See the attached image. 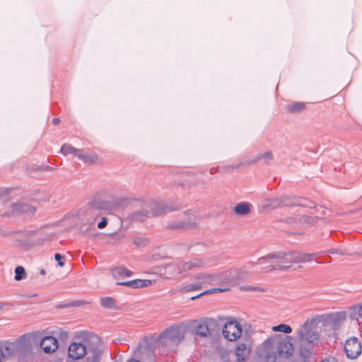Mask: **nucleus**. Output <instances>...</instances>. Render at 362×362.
Masks as SVG:
<instances>
[{
    "label": "nucleus",
    "mask_w": 362,
    "mask_h": 362,
    "mask_svg": "<svg viewBox=\"0 0 362 362\" xmlns=\"http://www.w3.org/2000/svg\"><path fill=\"white\" fill-rule=\"evenodd\" d=\"M287 338L291 339V337ZM262 351L267 362H276L279 358H289L294 352V346L288 339L277 340L276 337L267 338L262 344Z\"/></svg>",
    "instance_id": "f257e3e1"
},
{
    "label": "nucleus",
    "mask_w": 362,
    "mask_h": 362,
    "mask_svg": "<svg viewBox=\"0 0 362 362\" xmlns=\"http://www.w3.org/2000/svg\"><path fill=\"white\" fill-rule=\"evenodd\" d=\"M320 324L317 315L308 318L296 330V338L302 345L313 346L320 339V334L317 330Z\"/></svg>",
    "instance_id": "f03ea898"
},
{
    "label": "nucleus",
    "mask_w": 362,
    "mask_h": 362,
    "mask_svg": "<svg viewBox=\"0 0 362 362\" xmlns=\"http://www.w3.org/2000/svg\"><path fill=\"white\" fill-rule=\"evenodd\" d=\"M293 255H294L293 252L269 254L259 262L262 264L269 262L271 263L267 267H262L266 272L274 269L288 270L292 268L293 264H295V262L291 259Z\"/></svg>",
    "instance_id": "7ed1b4c3"
},
{
    "label": "nucleus",
    "mask_w": 362,
    "mask_h": 362,
    "mask_svg": "<svg viewBox=\"0 0 362 362\" xmlns=\"http://www.w3.org/2000/svg\"><path fill=\"white\" fill-rule=\"evenodd\" d=\"M185 330L180 326L173 325L166 328L157 339L158 344L175 349L185 339Z\"/></svg>",
    "instance_id": "20e7f679"
},
{
    "label": "nucleus",
    "mask_w": 362,
    "mask_h": 362,
    "mask_svg": "<svg viewBox=\"0 0 362 362\" xmlns=\"http://www.w3.org/2000/svg\"><path fill=\"white\" fill-rule=\"evenodd\" d=\"M85 344L73 342L69 345L68 354L73 359H79L85 356L87 350H95L100 344V339L96 335H90L84 340Z\"/></svg>",
    "instance_id": "39448f33"
},
{
    "label": "nucleus",
    "mask_w": 362,
    "mask_h": 362,
    "mask_svg": "<svg viewBox=\"0 0 362 362\" xmlns=\"http://www.w3.org/2000/svg\"><path fill=\"white\" fill-rule=\"evenodd\" d=\"M140 205L141 208V210L134 212L132 215V218L134 220L139 221H144L145 218L148 217L150 209L151 210L152 214L155 216L161 215L166 211L163 205L155 202H151L150 204L140 203Z\"/></svg>",
    "instance_id": "423d86ee"
},
{
    "label": "nucleus",
    "mask_w": 362,
    "mask_h": 362,
    "mask_svg": "<svg viewBox=\"0 0 362 362\" xmlns=\"http://www.w3.org/2000/svg\"><path fill=\"white\" fill-rule=\"evenodd\" d=\"M317 316L320 324L322 325H329L334 330H339L347 317L345 311L332 314L317 315Z\"/></svg>",
    "instance_id": "0eeeda50"
},
{
    "label": "nucleus",
    "mask_w": 362,
    "mask_h": 362,
    "mask_svg": "<svg viewBox=\"0 0 362 362\" xmlns=\"http://www.w3.org/2000/svg\"><path fill=\"white\" fill-rule=\"evenodd\" d=\"M240 324L235 319L228 318L223 328V336L230 341H235L242 335Z\"/></svg>",
    "instance_id": "6e6552de"
},
{
    "label": "nucleus",
    "mask_w": 362,
    "mask_h": 362,
    "mask_svg": "<svg viewBox=\"0 0 362 362\" xmlns=\"http://www.w3.org/2000/svg\"><path fill=\"white\" fill-rule=\"evenodd\" d=\"M217 322L213 318L206 317L197 322L195 333L202 337H210L214 334Z\"/></svg>",
    "instance_id": "1a4fd4ad"
},
{
    "label": "nucleus",
    "mask_w": 362,
    "mask_h": 362,
    "mask_svg": "<svg viewBox=\"0 0 362 362\" xmlns=\"http://www.w3.org/2000/svg\"><path fill=\"white\" fill-rule=\"evenodd\" d=\"M344 350L349 358L354 359L361 354L362 345L357 337H352L346 340Z\"/></svg>",
    "instance_id": "9d476101"
},
{
    "label": "nucleus",
    "mask_w": 362,
    "mask_h": 362,
    "mask_svg": "<svg viewBox=\"0 0 362 362\" xmlns=\"http://www.w3.org/2000/svg\"><path fill=\"white\" fill-rule=\"evenodd\" d=\"M199 226V218L194 214H184L178 222L168 224L172 229L195 228Z\"/></svg>",
    "instance_id": "9b49d317"
},
{
    "label": "nucleus",
    "mask_w": 362,
    "mask_h": 362,
    "mask_svg": "<svg viewBox=\"0 0 362 362\" xmlns=\"http://www.w3.org/2000/svg\"><path fill=\"white\" fill-rule=\"evenodd\" d=\"M197 283L190 285L191 289L197 290L208 286L216 285L215 272H202L194 276Z\"/></svg>",
    "instance_id": "f8f14e48"
},
{
    "label": "nucleus",
    "mask_w": 362,
    "mask_h": 362,
    "mask_svg": "<svg viewBox=\"0 0 362 362\" xmlns=\"http://www.w3.org/2000/svg\"><path fill=\"white\" fill-rule=\"evenodd\" d=\"M180 262L182 272L211 265L209 258L206 257H194L188 260H182Z\"/></svg>",
    "instance_id": "ddd939ff"
},
{
    "label": "nucleus",
    "mask_w": 362,
    "mask_h": 362,
    "mask_svg": "<svg viewBox=\"0 0 362 362\" xmlns=\"http://www.w3.org/2000/svg\"><path fill=\"white\" fill-rule=\"evenodd\" d=\"M216 285H225L237 281L236 271L233 269L215 272Z\"/></svg>",
    "instance_id": "4468645a"
},
{
    "label": "nucleus",
    "mask_w": 362,
    "mask_h": 362,
    "mask_svg": "<svg viewBox=\"0 0 362 362\" xmlns=\"http://www.w3.org/2000/svg\"><path fill=\"white\" fill-rule=\"evenodd\" d=\"M8 206L9 210L4 214L6 216L20 214L33 215L35 212V209L33 206L25 204L16 203L10 204Z\"/></svg>",
    "instance_id": "2eb2a0df"
},
{
    "label": "nucleus",
    "mask_w": 362,
    "mask_h": 362,
    "mask_svg": "<svg viewBox=\"0 0 362 362\" xmlns=\"http://www.w3.org/2000/svg\"><path fill=\"white\" fill-rule=\"evenodd\" d=\"M40 346L45 354H53L59 348V342L56 337L53 336H44L42 337Z\"/></svg>",
    "instance_id": "dca6fc26"
},
{
    "label": "nucleus",
    "mask_w": 362,
    "mask_h": 362,
    "mask_svg": "<svg viewBox=\"0 0 362 362\" xmlns=\"http://www.w3.org/2000/svg\"><path fill=\"white\" fill-rule=\"evenodd\" d=\"M106 209V204L104 202H91L86 206L84 213L86 216H90L95 220L101 215L102 211Z\"/></svg>",
    "instance_id": "f3484780"
},
{
    "label": "nucleus",
    "mask_w": 362,
    "mask_h": 362,
    "mask_svg": "<svg viewBox=\"0 0 362 362\" xmlns=\"http://www.w3.org/2000/svg\"><path fill=\"white\" fill-rule=\"evenodd\" d=\"M16 354V345L10 341H0V362H5Z\"/></svg>",
    "instance_id": "a211bd4d"
},
{
    "label": "nucleus",
    "mask_w": 362,
    "mask_h": 362,
    "mask_svg": "<svg viewBox=\"0 0 362 362\" xmlns=\"http://www.w3.org/2000/svg\"><path fill=\"white\" fill-rule=\"evenodd\" d=\"M182 273L180 262L168 264L160 269V274L167 279Z\"/></svg>",
    "instance_id": "6ab92c4d"
},
{
    "label": "nucleus",
    "mask_w": 362,
    "mask_h": 362,
    "mask_svg": "<svg viewBox=\"0 0 362 362\" xmlns=\"http://www.w3.org/2000/svg\"><path fill=\"white\" fill-rule=\"evenodd\" d=\"M293 257L291 259L295 262V264H303L315 261L318 256L317 253H300L293 252Z\"/></svg>",
    "instance_id": "aec40b11"
},
{
    "label": "nucleus",
    "mask_w": 362,
    "mask_h": 362,
    "mask_svg": "<svg viewBox=\"0 0 362 362\" xmlns=\"http://www.w3.org/2000/svg\"><path fill=\"white\" fill-rule=\"evenodd\" d=\"M251 352V348L249 345L244 343L238 344L235 350L236 359L238 362H243L249 356Z\"/></svg>",
    "instance_id": "412c9836"
},
{
    "label": "nucleus",
    "mask_w": 362,
    "mask_h": 362,
    "mask_svg": "<svg viewBox=\"0 0 362 362\" xmlns=\"http://www.w3.org/2000/svg\"><path fill=\"white\" fill-rule=\"evenodd\" d=\"M78 158L88 165L99 163L100 160L99 156L94 152H83L80 149Z\"/></svg>",
    "instance_id": "4be33fe9"
},
{
    "label": "nucleus",
    "mask_w": 362,
    "mask_h": 362,
    "mask_svg": "<svg viewBox=\"0 0 362 362\" xmlns=\"http://www.w3.org/2000/svg\"><path fill=\"white\" fill-rule=\"evenodd\" d=\"M151 284L150 280L147 279H134L128 281L118 282V285L125 286L131 288H144Z\"/></svg>",
    "instance_id": "5701e85b"
},
{
    "label": "nucleus",
    "mask_w": 362,
    "mask_h": 362,
    "mask_svg": "<svg viewBox=\"0 0 362 362\" xmlns=\"http://www.w3.org/2000/svg\"><path fill=\"white\" fill-rule=\"evenodd\" d=\"M349 311L351 320H356L358 317L362 320V303L351 306L349 308Z\"/></svg>",
    "instance_id": "b1692460"
},
{
    "label": "nucleus",
    "mask_w": 362,
    "mask_h": 362,
    "mask_svg": "<svg viewBox=\"0 0 362 362\" xmlns=\"http://www.w3.org/2000/svg\"><path fill=\"white\" fill-rule=\"evenodd\" d=\"M250 211V204L247 202L238 204L234 208V212L240 216L249 214Z\"/></svg>",
    "instance_id": "393cba45"
},
{
    "label": "nucleus",
    "mask_w": 362,
    "mask_h": 362,
    "mask_svg": "<svg viewBox=\"0 0 362 362\" xmlns=\"http://www.w3.org/2000/svg\"><path fill=\"white\" fill-rule=\"evenodd\" d=\"M112 274L116 279H119L124 276H130L132 272L124 267H117L112 271Z\"/></svg>",
    "instance_id": "a878e982"
},
{
    "label": "nucleus",
    "mask_w": 362,
    "mask_h": 362,
    "mask_svg": "<svg viewBox=\"0 0 362 362\" xmlns=\"http://www.w3.org/2000/svg\"><path fill=\"white\" fill-rule=\"evenodd\" d=\"M305 108V103L303 102H294L286 106V110L290 113H297Z\"/></svg>",
    "instance_id": "bb28decb"
},
{
    "label": "nucleus",
    "mask_w": 362,
    "mask_h": 362,
    "mask_svg": "<svg viewBox=\"0 0 362 362\" xmlns=\"http://www.w3.org/2000/svg\"><path fill=\"white\" fill-rule=\"evenodd\" d=\"M79 151H80V149H77V148H74L69 144H65L61 148L62 153H63L65 156L69 155V154H73L78 157V154Z\"/></svg>",
    "instance_id": "cd10ccee"
},
{
    "label": "nucleus",
    "mask_w": 362,
    "mask_h": 362,
    "mask_svg": "<svg viewBox=\"0 0 362 362\" xmlns=\"http://www.w3.org/2000/svg\"><path fill=\"white\" fill-rule=\"evenodd\" d=\"M272 332H283L285 334H290L292 332V328L290 325L286 324H280L276 326L272 327Z\"/></svg>",
    "instance_id": "c85d7f7f"
},
{
    "label": "nucleus",
    "mask_w": 362,
    "mask_h": 362,
    "mask_svg": "<svg viewBox=\"0 0 362 362\" xmlns=\"http://www.w3.org/2000/svg\"><path fill=\"white\" fill-rule=\"evenodd\" d=\"M306 346L307 345L300 344V348H299V353H300V356L304 358H308L310 357L312 355L311 350L309 348L306 347Z\"/></svg>",
    "instance_id": "c756f323"
},
{
    "label": "nucleus",
    "mask_w": 362,
    "mask_h": 362,
    "mask_svg": "<svg viewBox=\"0 0 362 362\" xmlns=\"http://www.w3.org/2000/svg\"><path fill=\"white\" fill-rule=\"evenodd\" d=\"M25 269L21 267L18 266L15 269V279L16 281H20L25 278Z\"/></svg>",
    "instance_id": "7c9ffc66"
},
{
    "label": "nucleus",
    "mask_w": 362,
    "mask_h": 362,
    "mask_svg": "<svg viewBox=\"0 0 362 362\" xmlns=\"http://www.w3.org/2000/svg\"><path fill=\"white\" fill-rule=\"evenodd\" d=\"M100 302L101 305L104 308H112L115 306L114 300L110 297L103 298Z\"/></svg>",
    "instance_id": "2f4dec72"
},
{
    "label": "nucleus",
    "mask_w": 362,
    "mask_h": 362,
    "mask_svg": "<svg viewBox=\"0 0 362 362\" xmlns=\"http://www.w3.org/2000/svg\"><path fill=\"white\" fill-rule=\"evenodd\" d=\"M228 290V288H211V289H209L206 291H204V293H207V294H211V293H217V292H223V291H226Z\"/></svg>",
    "instance_id": "473e14b6"
},
{
    "label": "nucleus",
    "mask_w": 362,
    "mask_h": 362,
    "mask_svg": "<svg viewBox=\"0 0 362 362\" xmlns=\"http://www.w3.org/2000/svg\"><path fill=\"white\" fill-rule=\"evenodd\" d=\"M264 257H265V256H264V257H262V258L258 259H257V262L255 263V265H256V266H257V267H259V269H260L262 271H263V272H265V271L262 269V267H267V266H268V265H269V264H271L269 262H266L265 263H262H262H260V262H260V260H261V259H264Z\"/></svg>",
    "instance_id": "72a5a7b5"
},
{
    "label": "nucleus",
    "mask_w": 362,
    "mask_h": 362,
    "mask_svg": "<svg viewBox=\"0 0 362 362\" xmlns=\"http://www.w3.org/2000/svg\"><path fill=\"white\" fill-rule=\"evenodd\" d=\"M54 259L55 260H57L58 262V264L60 266V267H63L64 266V262L62 261V259H64V257L61 255L59 253H56L55 255H54Z\"/></svg>",
    "instance_id": "f704fd0d"
},
{
    "label": "nucleus",
    "mask_w": 362,
    "mask_h": 362,
    "mask_svg": "<svg viewBox=\"0 0 362 362\" xmlns=\"http://www.w3.org/2000/svg\"><path fill=\"white\" fill-rule=\"evenodd\" d=\"M106 226H107V219H106V218L103 217V218H102V221H101L100 223H98V227L99 228H105Z\"/></svg>",
    "instance_id": "c9c22d12"
},
{
    "label": "nucleus",
    "mask_w": 362,
    "mask_h": 362,
    "mask_svg": "<svg viewBox=\"0 0 362 362\" xmlns=\"http://www.w3.org/2000/svg\"><path fill=\"white\" fill-rule=\"evenodd\" d=\"M259 158L270 160L272 158V154L271 152L267 151L263 153Z\"/></svg>",
    "instance_id": "e433bc0d"
},
{
    "label": "nucleus",
    "mask_w": 362,
    "mask_h": 362,
    "mask_svg": "<svg viewBox=\"0 0 362 362\" xmlns=\"http://www.w3.org/2000/svg\"><path fill=\"white\" fill-rule=\"evenodd\" d=\"M322 362H337V360L334 357H329L323 360Z\"/></svg>",
    "instance_id": "4c0bfd02"
},
{
    "label": "nucleus",
    "mask_w": 362,
    "mask_h": 362,
    "mask_svg": "<svg viewBox=\"0 0 362 362\" xmlns=\"http://www.w3.org/2000/svg\"><path fill=\"white\" fill-rule=\"evenodd\" d=\"M52 123L54 125H57L60 123V119L59 118H57V117H55V118H53L52 119Z\"/></svg>",
    "instance_id": "58836bf2"
},
{
    "label": "nucleus",
    "mask_w": 362,
    "mask_h": 362,
    "mask_svg": "<svg viewBox=\"0 0 362 362\" xmlns=\"http://www.w3.org/2000/svg\"><path fill=\"white\" fill-rule=\"evenodd\" d=\"M127 362H140V361H136L135 359H131V360H129Z\"/></svg>",
    "instance_id": "ea45409f"
},
{
    "label": "nucleus",
    "mask_w": 362,
    "mask_h": 362,
    "mask_svg": "<svg viewBox=\"0 0 362 362\" xmlns=\"http://www.w3.org/2000/svg\"><path fill=\"white\" fill-rule=\"evenodd\" d=\"M63 334H64L65 337H67V336H68V332H63Z\"/></svg>",
    "instance_id": "a19ab883"
}]
</instances>
